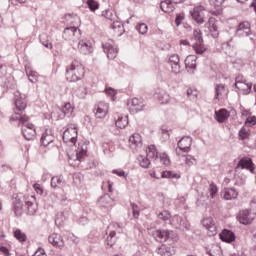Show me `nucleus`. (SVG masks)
<instances>
[{
	"label": "nucleus",
	"mask_w": 256,
	"mask_h": 256,
	"mask_svg": "<svg viewBox=\"0 0 256 256\" xmlns=\"http://www.w3.org/2000/svg\"><path fill=\"white\" fill-rule=\"evenodd\" d=\"M87 155V150L83 147L76 153V159L78 161H83V157Z\"/></svg>",
	"instance_id": "52"
},
{
	"label": "nucleus",
	"mask_w": 256,
	"mask_h": 256,
	"mask_svg": "<svg viewBox=\"0 0 256 256\" xmlns=\"http://www.w3.org/2000/svg\"><path fill=\"white\" fill-rule=\"evenodd\" d=\"M202 225L206 227L208 231H211V233H217V227L215 226V223H213V218H204Z\"/></svg>",
	"instance_id": "32"
},
{
	"label": "nucleus",
	"mask_w": 256,
	"mask_h": 256,
	"mask_svg": "<svg viewBox=\"0 0 256 256\" xmlns=\"http://www.w3.org/2000/svg\"><path fill=\"white\" fill-rule=\"evenodd\" d=\"M15 97L16 116H12L10 121H19V124L22 125L21 131L24 139L33 141L37 137V130H35L33 123H29V116L23 113L27 109V96L16 92Z\"/></svg>",
	"instance_id": "1"
},
{
	"label": "nucleus",
	"mask_w": 256,
	"mask_h": 256,
	"mask_svg": "<svg viewBox=\"0 0 256 256\" xmlns=\"http://www.w3.org/2000/svg\"><path fill=\"white\" fill-rule=\"evenodd\" d=\"M51 187L53 189H63V187H65V179H63V176H53L51 178Z\"/></svg>",
	"instance_id": "26"
},
{
	"label": "nucleus",
	"mask_w": 256,
	"mask_h": 256,
	"mask_svg": "<svg viewBox=\"0 0 256 256\" xmlns=\"http://www.w3.org/2000/svg\"><path fill=\"white\" fill-rule=\"evenodd\" d=\"M225 84H216L215 85V97L214 99H216L217 101L220 100V97L223 95V93H225Z\"/></svg>",
	"instance_id": "38"
},
{
	"label": "nucleus",
	"mask_w": 256,
	"mask_h": 256,
	"mask_svg": "<svg viewBox=\"0 0 256 256\" xmlns=\"http://www.w3.org/2000/svg\"><path fill=\"white\" fill-rule=\"evenodd\" d=\"M208 1L212 7H221V5L225 3V0H208Z\"/></svg>",
	"instance_id": "55"
},
{
	"label": "nucleus",
	"mask_w": 256,
	"mask_h": 256,
	"mask_svg": "<svg viewBox=\"0 0 256 256\" xmlns=\"http://www.w3.org/2000/svg\"><path fill=\"white\" fill-rule=\"evenodd\" d=\"M44 37H45V35L40 36V41H41L42 45H44V47H46V49H53V44H51V42H49V40L43 41Z\"/></svg>",
	"instance_id": "54"
},
{
	"label": "nucleus",
	"mask_w": 256,
	"mask_h": 256,
	"mask_svg": "<svg viewBox=\"0 0 256 256\" xmlns=\"http://www.w3.org/2000/svg\"><path fill=\"white\" fill-rule=\"evenodd\" d=\"M62 37L65 41L76 43V41H79V37H81V30L77 27H68L64 29Z\"/></svg>",
	"instance_id": "8"
},
{
	"label": "nucleus",
	"mask_w": 256,
	"mask_h": 256,
	"mask_svg": "<svg viewBox=\"0 0 256 256\" xmlns=\"http://www.w3.org/2000/svg\"><path fill=\"white\" fill-rule=\"evenodd\" d=\"M53 141H55V134H53V130L51 128L45 129L40 139L41 145H43V147H48V145H51Z\"/></svg>",
	"instance_id": "11"
},
{
	"label": "nucleus",
	"mask_w": 256,
	"mask_h": 256,
	"mask_svg": "<svg viewBox=\"0 0 256 256\" xmlns=\"http://www.w3.org/2000/svg\"><path fill=\"white\" fill-rule=\"evenodd\" d=\"M98 203L100 207H111L113 199H111V196H109L108 194H105L104 196L100 197Z\"/></svg>",
	"instance_id": "35"
},
{
	"label": "nucleus",
	"mask_w": 256,
	"mask_h": 256,
	"mask_svg": "<svg viewBox=\"0 0 256 256\" xmlns=\"http://www.w3.org/2000/svg\"><path fill=\"white\" fill-rule=\"evenodd\" d=\"M85 76V67L81 64V61L74 59L72 63L66 67V79L70 83L81 81Z\"/></svg>",
	"instance_id": "3"
},
{
	"label": "nucleus",
	"mask_w": 256,
	"mask_h": 256,
	"mask_svg": "<svg viewBox=\"0 0 256 256\" xmlns=\"http://www.w3.org/2000/svg\"><path fill=\"white\" fill-rule=\"evenodd\" d=\"M171 223L176 229H179L180 231H189L187 220L183 219V217L179 215L173 216Z\"/></svg>",
	"instance_id": "13"
},
{
	"label": "nucleus",
	"mask_w": 256,
	"mask_h": 256,
	"mask_svg": "<svg viewBox=\"0 0 256 256\" xmlns=\"http://www.w3.org/2000/svg\"><path fill=\"white\" fill-rule=\"evenodd\" d=\"M87 5H88L90 11H97V9H99V2H97L95 0H88Z\"/></svg>",
	"instance_id": "49"
},
{
	"label": "nucleus",
	"mask_w": 256,
	"mask_h": 256,
	"mask_svg": "<svg viewBox=\"0 0 256 256\" xmlns=\"http://www.w3.org/2000/svg\"><path fill=\"white\" fill-rule=\"evenodd\" d=\"M197 57L190 55L186 58L185 60V65H186V69H188V71H195V69H197Z\"/></svg>",
	"instance_id": "30"
},
{
	"label": "nucleus",
	"mask_w": 256,
	"mask_h": 256,
	"mask_svg": "<svg viewBox=\"0 0 256 256\" xmlns=\"http://www.w3.org/2000/svg\"><path fill=\"white\" fill-rule=\"evenodd\" d=\"M132 207V211H133V217H135V219L139 218V206H137L136 204H131Z\"/></svg>",
	"instance_id": "58"
},
{
	"label": "nucleus",
	"mask_w": 256,
	"mask_h": 256,
	"mask_svg": "<svg viewBox=\"0 0 256 256\" xmlns=\"http://www.w3.org/2000/svg\"><path fill=\"white\" fill-rule=\"evenodd\" d=\"M114 44L115 42H113V40H109L108 42L102 45L103 51L104 53H106L108 59H115L117 57V53H119L117 48L113 46Z\"/></svg>",
	"instance_id": "10"
},
{
	"label": "nucleus",
	"mask_w": 256,
	"mask_h": 256,
	"mask_svg": "<svg viewBox=\"0 0 256 256\" xmlns=\"http://www.w3.org/2000/svg\"><path fill=\"white\" fill-rule=\"evenodd\" d=\"M162 178L163 179H181V175H179L173 171H163Z\"/></svg>",
	"instance_id": "40"
},
{
	"label": "nucleus",
	"mask_w": 256,
	"mask_h": 256,
	"mask_svg": "<svg viewBox=\"0 0 256 256\" xmlns=\"http://www.w3.org/2000/svg\"><path fill=\"white\" fill-rule=\"evenodd\" d=\"M14 237L20 243H25V241H27V234L23 233L21 229H16L14 231Z\"/></svg>",
	"instance_id": "39"
},
{
	"label": "nucleus",
	"mask_w": 256,
	"mask_h": 256,
	"mask_svg": "<svg viewBox=\"0 0 256 256\" xmlns=\"http://www.w3.org/2000/svg\"><path fill=\"white\" fill-rule=\"evenodd\" d=\"M33 256H47V254L45 253L44 249L39 248L38 250H36Z\"/></svg>",
	"instance_id": "63"
},
{
	"label": "nucleus",
	"mask_w": 256,
	"mask_h": 256,
	"mask_svg": "<svg viewBox=\"0 0 256 256\" xmlns=\"http://www.w3.org/2000/svg\"><path fill=\"white\" fill-rule=\"evenodd\" d=\"M186 93L187 97L190 98L191 101H193V99H197V90L189 88Z\"/></svg>",
	"instance_id": "51"
},
{
	"label": "nucleus",
	"mask_w": 256,
	"mask_h": 256,
	"mask_svg": "<svg viewBox=\"0 0 256 256\" xmlns=\"http://www.w3.org/2000/svg\"><path fill=\"white\" fill-rule=\"evenodd\" d=\"M239 196V192L235 190V188H224L221 191V197L222 199H225V201H233L237 199Z\"/></svg>",
	"instance_id": "17"
},
{
	"label": "nucleus",
	"mask_w": 256,
	"mask_h": 256,
	"mask_svg": "<svg viewBox=\"0 0 256 256\" xmlns=\"http://www.w3.org/2000/svg\"><path fill=\"white\" fill-rule=\"evenodd\" d=\"M237 220L242 225H251L253 223V217L251 216L250 210H242L237 216Z\"/></svg>",
	"instance_id": "16"
},
{
	"label": "nucleus",
	"mask_w": 256,
	"mask_h": 256,
	"mask_svg": "<svg viewBox=\"0 0 256 256\" xmlns=\"http://www.w3.org/2000/svg\"><path fill=\"white\" fill-rule=\"evenodd\" d=\"M102 16L106 17V19H109L110 21H113V11H111V10L103 11Z\"/></svg>",
	"instance_id": "57"
},
{
	"label": "nucleus",
	"mask_w": 256,
	"mask_h": 256,
	"mask_svg": "<svg viewBox=\"0 0 256 256\" xmlns=\"http://www.w3.org/2000/svg\"><path fill=\"white\" fill-rule=\"evenodd\" d=\"M137 159L140 167H142L143 169H149L151 161H149L148 156L139 155Z\"/></svg>",
	"instance_id": "37"
},
{
	"label": "nucleus",
	"mask_w": 256,
	"mask_h": 256,
	"mask_svg": "<svg viewBox=\"0 0 256 256\" xmlns=\"http://www.w3.org/2000/svg\"><path fill=\"white\" fill-rule=\"evenodd\" d=\"M229 117H231V113L225 108L215 111V119L218 123H224Z\"/></svg>",
	"instance_id": "22"
},
{
	"label": "nucleus",
	"mask_w": 256,
	"mask_h": 256,
	"mask_svg": "<svg viewBox=\"0 0 256 256\" xmlns=\"http://www.w3.org/2000/svg\"><path fill=\"white\" fill-rule=\"evenodd\" d=\"M158 255L172 256L175 255V249L171 246L162 245L158 248Z\"/></svg>",
	"instance_id": "31"
},
{
	"label": "nucleus",
	"mask_w": 256,
	"mask_h": 256,
	"mask_svg": "<svg viewBox=\"0 0 256 256\" xmlns=\"http://www.w3.org/2000/svg\"><path fill=\"white\" fill-rule=\"evenodd\" d=\"M129 111L132 115L135 113H139V111H143L145 104H143V100L139 98H133L131 101L128 102Z\"/></svg>",
	"instance_id": "12"
},
{
	"label": "nucleus",
	"mask_w": 256,
	"mask_h": 256,
	"mask_svg": "<svg viewBox=\"0 0 256 256\" xmlns=\"http://www.w3.org/2000/svg\"><path fill=\"white\" fill-rule=\"evenodd\" d=\"M95 111L96 119H105V117H107V113H109V104L99 102L95 108Z\"/></svg>",
	"instance_id": "14"
},
{
	"label": "nucleus",
	"mask_w": 256,
	"mask_h": 256,
	"mask_svg": "<svg viewBox=\"0 0 256 256\" xmlns=\"http://www.w3.org/2000/svg\"><path fill=\"white\" fill-rule=\"evenodd\" d=\"M111 227L116 230L106 232L105 245H107V247H113L117 241V233H121V226H119V224H112L109 226V229H111Z\"/></svg>",
	"instance_id": "7"
},
{
	"label": "nucleus",
	"mask_w": 256,
	"mask_h": 256,
	"mask_svg": "<svg viewBox=\"0 0 256 256\" xmlns=\"http://www.w3.org/2000/svg\"><path fill=\"white\" fill-rule=\"evenodd\" d=\"M158 219H161L162 221H169L171 219V213H169L167 210H164L158 213Z\"/></svg>",
	"instance_id": "48"
},
{
	"label": "nucleus",
	"mask_w": 256,
	"mask_h": 256,
	"mask_svg": "<svg viewBox=\"0 0 256 256\" xmlns=\"http://www.w3.org/2000/svg\"><path fill=\"white\" fill-rule=\"evenodd\" d=\"M62 113H64V115H71V113H73V107L71 106V103L64 104L62 107Z\"/></svg>",
	"instance_id": "50"
},
{
	"label": "nucleus",
	"mask_w": 256,
	"mask_h": 256,
	"mask_svg": "<svg viewBox=\"0 0 256 256\" xmlns=\"http://www.w3.org/2000/svg\"><path fill=\"white\" fill-rule=\"evenodd\" d=\"M193 49L197 53V55H203L205 51H207V48H205V44L197 45L193 44Z\"/></svg>",
	"instance_id": "46"
},
{
	"label": "nucleus",
	"mask_w": 256,
	"mask_h": 256,
	"mask_svg": "<svg viewBox=\"0 0 256 256\" xmlns=\"http://www.w3.org/2000/svg\"><path fill=\"white\" fill-rule=\"evenodd\" d=\"M158 159H160V163H162V165H166V167H168V165H171V160L166 153H160Z\"/></svg>",
	"instance_id": "44"
},
{
	"label": "nucleus",
	"mask_w": 256,
	"mask_h": 256,
	"mask_svg": "<svg viewBox=\"0 0 256 256\" xmlns=\"http://www.w3.org/2000/svg\"><path fill=\"white\" fill-rule=\"evenodd\" d=\"M129 143L131 149H137V147H142L143 140L141 139V135L139 133L132 134L129 138Z\"/></svg>",
	"instance_id": "24"
},
{
	"label": "nucleus",
	"mask_w": 256,
	"mask_h": 256,
	"mask_svg": "<svg viewBox=\"0 0 256 256\" xmlns=\"http://www.w3.org/2000/svg\"><path fill=\"white\" fill-rule=\"evenodd\" d=\"M219 191V188H217V185L215 183H211L209 186V193L211 199H215V196L217 195Z\"/></svg>",
	"instance_id": "47"
},
{
	"label": "nucleus",
	"mask_w": 256,
	"mask_h": 256,
	"mask_svg": "<svg viewBox=\"0 0 256 256\" xmlns=\"http://www.w3.org/2000/svg\"><path fill=\"white\" fill-rule=\"evenodd\" d=\"M156 98L162 105H165V103H169V101H171V97L163 89H158L156 91Z\"/></svg>",
	"instance_id": "27"
},
{
	"label": "nucleus",
	"mask_w": 256,
	"mask_h": 256,
	"mask_svg": "<svg viewBox=\"0 0 256 256\" xmlns=\"http://www.w3.org/2000/svg\"><path fill=\"white\" fill-rule=\"evenodd\" d=\"M212 21H215V18H211L209 23V31H210V35L213 37V39H217V37H219V29L217 28V24L212 23Z\"/></svg>",
	"instance_id": "36"
},
{
	"label": "nucleus",
	"mask_w": 256,
	"mask_h": 256,
	"mask_svg": "<svg viewBox=\"0 0 256 256\" xmlns=\"http://www.w3.org/2000/svg\"><path fill=\"white\" fill-rule=\"evenodd\" d=\"M115 123H116V127H118L119 129H125L126 126L129 125V116L118 115V118L115 121Z\"/></svg>",
	"instance_id": "33"
},
{
	"label": "nucleus",
	"mask_w": 256,
	"mask_h": 256,
	"mask_svg": "<svg viewBox=\"0 0 256 256\" xmlns=\"http://www.w3.org/2000/svg\"><path fill=\"white\" fill-rule=\"evenodd\" d=\"M237 37H249L251 35V24L247 21L238 25L236 30Z\"/></svg>",
	"instance_id": "15"
},
{
	"label": "nucleus",
	"mask_w": 256,
	"mask_h": 256,
	"mask_svg": "<svg viewBox=\"0 0 256 256\" xmlns=\"http://www.w3.org/2000/svg\"><path fill=\"white\" fill-rule=\"evenodd\" d=\"M206 253L210 256H223V251L221 250V247L217 244H213L210 247H206Z\"/></svg>",
	"instance_id": "28"
},
{
	"label": "nucleus",
	"mask_w": 256,
	"mask_h": 256,
	"mask_svg": "<svg viewBox=\"0 0 256 256\" xmlns=\"http://www.w3.org/2000/svg\"><path fill=\"white\" fill-rule=\"evenodd\" d=\"M219 237H220L221 241H223L224 243H233V241H235V239H236L235 232H233L229 229H224L219 234Z\"/></svg>",
	"instance_id": "19"
},
{
	"label": "nucleus",
	"mask_w": 256,
	"mask_h": 256,
	"mask_svg": "<svg viewBox=\"0 0 256 256\" xmlns=\"http://www.w3.org/2000/svg\"><path fill=\"white\" fill-rule=\"evenodd\" d=\"M234 180V185H236L237 187H243L245 186V183H247V179L245 178V176L237 175L235 176Z\"/></svg>",
	"instance_id": "45"
},
{
	"label": "nucleus",
	"mask_w": 256,
	"mask_h": 256,
	"mask_svg": "<svg viewBox=\"0 0 256 256\" xmlns=\"http://www.w3.org/2000/svg\"><path fill=\"white\" fill-rule=\"evenodd\" d=\"M236 89H242L243 95H249L251 93V90L253 89V83H247L246 81H239L236 80V83L234 84Z\"/></svg>",
	"instance_id": "20"
},
{
	"label": "nucleus",
	"mask_w": 256,
	"mask_h": 256,
	"mask_svg": "<svg viewBox=\"0 0 256 256\" xmlns=\"http://www.w3.org/2000/svg\"><path fill=\"white\" fill-rule=\"evenodd\" d=\"M68 239H69V241L74 243V245L79 244V237L74 236L73 234H69Z\"/></svg>",
	"instance_id": "61"
},
{
	"label": "nucleus",
	"mask_w": 256,
	"mask_h": 256,
	"mask_svg": "<svg viewBox=\"0 0 256 256\" xmlns=\"http://www.w3.org/2000/svg\"><path fill=\"white\" fill-rule=\"evenodd\" d=\"M146 155L150 159H159V152L157 151V147L155 145H150L146 149Z\"/></svg>",
	"instance_id": "34"
},
{
	"label": "nucleus",
	"mask_w": 256,
	"mask_h": 256,
	"mask_svg": "<svg viewBox=\"0 0 256 256\" xmlns=\"http://www.w3.org/2000/svg\"><path fill=\"white\" fill-rule=\"evenodd\" d=\"M169 61H170V65L172 67V73H175L176 75H177V73H180L181 64H179V63H180L181 59L179 58V55L174 54V55L170 56Z\"/></svg>",
	"instance_id": "21"
},
{
	"label": "nucleus",
	"mask_w": 256,
	"mask_h": 256,
	"mask_svg": "<svg viewBox=\"0 0 256 256\" xmlns=\"http://www.w3.org/2000/svg\"><path fill=\"white\" fill-rule=\"evenodd\" d=\"M77 137H79L77 125L69 124L63 133L64 143H73V145H75V143H77Z\"/></svg>",
	"instance_id": "5"
},
{
	"label": "nucleus",
	"mask_w": 256,
	"mask_h": 256,
	"mask_svg": "<svg viewBox=\"0 0 256 256\" xmlns=\"http://www.w3.org/2000/svg\"><path fill=\"white\" fill-rule=\"evenodd\" d=\"M201 9H203L202 6L196 7L193 9V11H190L192 19L196 21L198 25H203V23H205V19L203 18V16H201Z\"/></svg>",
	"instance_id": "23"
},
{
	"label": "nucleus",
	"mask_w": 256,
	"mask_h": 256,
	"mask_svg": "<svg viewBox=\"0 0 256 256\" xmlns=\"http://www.w3.org/2000/svg\"><path fill=\"white\" fill-rule=\"evenodd\" d=\"M150 235L157 241V243H167V241H177V234L172 230L156 229L150 232Z\"/></svg>",
	"instance_id": "4"
},
{
	"label": "nucleus",
	"mask_w": 256,
	"mask_h": 256,
	"mask_svg": "<svg viewBox=\"0 0 256 256\" xmlns=\"http://www.w3.org/2000/svg\"><path fill=\"white\" fill-rule=\"evenodd\" d=\"M106 95H109V97H115V95H117V90L113 89V88H106Z\"/></svg>",
	"instance_id": "60"
},
{
	"label": "nucleus",
	"mask_w": 256,
	"mask_h": 256,
	"mask_svg": "<svg viewBox=\"0 0 256 256\" xmlns=\"http://www.w3.org/2000/svg\"><path fill=\"white\" fill-rule=\"evenodd\" d=\"M239 168L247 169V171H250V173L255 174V164L251 158H241L235 167V171H237Z\"/></svg>",
	"instance_id": "9"
},
{
	"label": "nucleus",
	"mask_w": 256,
	"mask_h": 256,
	"mask_svg": "<svg viewBox=\"0 0 256 256\" xmlns=\"http://www.w3.org/2000/svg\"><path fill=\"white\" fill-rule=\"evenodd\" d=\"M246 123H248L249 125H256V117L251 116V117L247 118Z\"/></svg>",
	"instance_id": "64"
},
{
	"label": "nucleus",
	"mask_w": 256,
	"mask_h": 256,
	"mask_svg": "<svg viewBox=\"0 0 256 256\" xmlns=\"http://www.w3.org/2000/svg\"><path fill=\"white\" fill-rule=\"evenodd\" d=\"M235 48V42L233 39H230L227 42L222 43V49L227 53V51H233Z\"/></svg>",
	"instance_id": "43"
},
{
	"label": "nucleus",
	"mask_w": 256,
	"mask_h": 256,
	"mask_svg": "<svg viewBox=\"0 0 256 256\" xmlns=\"http://www.w3.org/2000/svg\"><path fill=\"white\" fill-rule=\"evenodd\" d=\"M35 196L33 195H24L23 194H13L12 203L14 205L15 215H21L23 207L27 209L29 215H35L37 213V204ZM25 203V205H23Z\"/></svg>",
	"instance_id": "2"
},
{
	"label": "nucleus",
	"mask_w": 256,
	"mask_h": 256,
	"mask_svg": "<svg viewBox=\"0 0 256 256\" xmlns=\"http://www.w3.org/2000/svg\"><path fill=\"white\" fill-rule=\"evenodd\" d=\"M238 135H239L240 141H247V139H249V137H251V133L246 128H241L239 130Z\"/></svg>",
	"instance_id": "42"
},
{
	"label": "nucleus",
	"mask_w": 256,
	"mask_h": 256,
	"mask_svg": "<svg viewBox=\"0 0 256 256\" xmlns=\"http://www.w3.org/2000/svg\"><path fill=\"white\" fill-rule=\"evenodd\" d=\"M112 173L118 175V177H125V171L121 169H114Z\"/></svg>",
	"instance_id": "62"
},
{
	"label": "nucleus",
	"mask_w": 256,
	"mask_h": 256,
	"mask_svg": "<svg viewBox=\"0 0 256 256\" xmlns=\"http://www.w3.org/2000/svg\"><path fill=\"white\" fill-rule=\"evenodd\" d=\"M49 243L53 245V247H57L58 249H63L65 247V241H63V237L57 233H53L48 237Z\"/></svg>",
	"instance_id": "18"
},
{
	"label": "nucleus",
	"mask_w": 256,
	"mask_h": 256,
	"mask_svg": "<svg viewBox=\"0 0 256 256\" xmlns=\"http://www.w3.org/2000/svg\"><path fill=\"white\" fill-rule=\"evenodd\" d=\"M78 49L83 55H89L91 53V41L89 40H80L78 43Z\"/></svg>",
	"instance_id": "25"
},
{
	"label": "nucleus",
	"mask_w": 256,
	"mask_h": 256,
	"mask_svg": "<svg viewBox=\"0 0 256 256\" xmlns=\"http://www.w3.org/2000/svg\"><path fill=\"white\" fill-rule=\"evenodd\" d=\"M77 95L78 97H80V99H84L85 95H87V88L80 87L79 90L77 91Z\"/></svg>",
	"instance_id": "56"
},
{
	"label": "nucleus",
	"mask_w": 256,
	"mask_h": 256,
	"mask_svg": "<svg viewBox=\"0 0 256 256\" xmlns=\"http://www.w3.org/2000/svg\"><path fill=\"white\" fill-rule=\"evenodd\" d=\"M193 144V138L191 136H184L178 141V148H176V155L178 157H185L181 152L183 153H189L191 150V145Z\"/></svg>",
	"instance_id": "6"
},
{
	"label": "nucleus",
	"mask_w": 256,
	"mask_h": 256,
	"mask_svg": "<svg viewBox=\"0 0 256 256\" xmlns=\"http://www.w3.org/2000/svg\"><path fill=\"white\" fill-rule=\"evenodd\" d=\"M193 37L196 41L194 45H203V36H202L201 31L199 29H195L193 31Z\"/></svg>",
	"instance_id": "41"
},
{
	"label": "nucleus",
	"mask_w": 256,
	"mask_h": 256,
	"mask_svg": "<svg viewBox=\"0 0 256 256\" xmlns=\"http://www.w3.org/2000/svg\"><path fill=\"white\" fill-rule=\"evenodd\" d=\"M197 160H195V158H193L192 156H187L185 158V163L186 165H188V167H191V165H195Z\"/></svg>",
	"instance_id": "59"
},
{
	"label": "nucleus",
	"mask_w": 256,
	"mask_h": 256,
	"mask_svg": "<svg viewBox=\"0 0 256 256\" xmlns=\"http://www.w3.org/2000/svg\"><path fill=\"white\" fill-rule=\"evenodd\" d=\"M160 9L164 13H173V11H175V6L171 0H165L160 3Z\"/></svg>",
	"instance_id": "29"
},
{
	"label": "nucleus",
	"mask_w": 256,
	"mask_h": 256,
	"mask_svg": "<svg viewBox=\"0 0 256 256\" xmlns=\"http://www.w3.org/2000/svg\"><path fill=\"white\" fill-rule=\"evenodd\" d=\"M137 29H138V32L141 34V35H145V33H147V31H148V26H147V24H145V23H142V24H140L138 27H137Z\"/></svg>",
	"instance_id": "53"
}]
</instances>
